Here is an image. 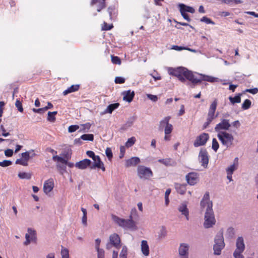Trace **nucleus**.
<instances>
[{"label": "nucleus", "mask_w": 258, "mask_h": 258, "mask_svg": "<svg viewBox=\"0 0 258 258\" xmlns=\"http://www.w3.org/2000/svg\"><path fill=\"white\" fill-rule=\"evenodd\" d=\"M178 210L186 217V219L188 220L189 212L186 205L185 204H182L178 208Z\"/></svg>", "instance_id": "31"}, {"label": "nucleus", "mask_w": 258, "mask_h": 258, "mask_svg": "<svg viewBox=\"0 0 258 258\" xmlns=\"http://www.w3.org/2000/svg\"><path fill=\"white\" fill-rule=\"evenodd\" d=\"M141 250L143 254L145 256L149 255V247L146 240H142L141 242Z\"/></svg>", "instance_id": "27"}, {"label": "nucleus", "mask_w": 258, "mask_h": 258, "mask_svg": "<svg viewBox=\"0 0 258 258\" xmlns=\"http://www.w3.org/2000/svg\"><path fill=\"white\" fill-rule=\"evenodd\" d=\"M134 215H137V210L135 208L132 209L129 218L133 219V216Z\"/></svg>", "instance_id": "63"}, {"label": "nucleus", "mask_w": 258, "mask_h": 258, "mask_svg": "<svg viewBox=\"0 0 258 258\" xmlns=\"http://www.w3.org/2000/svg\"><path fill=\"white\" fill-rule=\"evenodd\" d=\"M217 137L222 145L227 148L230 147L233 144L234 138L231 134L226 132H219Z\"/></svg>", "instance_id": "6"}, {"label": "nucleus", "mask_w": 258, "mask_h": 258, "mask_svg": "<svg viewBox=\"0 0 258 258\" xmlns=\"http://www.w3.org/2000/svg\"><path fill=\"white\" fill-rule=\"evenodd\" d=\"M80 139L85 141H93L94 136L93 134H84L81 136Z\"/></svg>", "instance_id": "37"}, {"label": "nucleus", "mask_w": 258, "mask_h": 258, "mask_svg": "<svg viewBox=\"0 0 258 258\" xmlns=\"http://www.w3.org/2000/svg\"><path fill=\"white\" fill-rule=\"evenodd\" d=\"M32 110L34 112L38 113H42L46 111L45 109H44V107L39 109L33 108Z\"/></svg>", "instance_id": "59"}, {"label": "nucleus", "mask_w": 258, "mask_h": 258, "mask_svg": "<svg viewBox=\"0 0 258 258\" xmlns=\"http://www.w3.org/2000/svg\"><path fill=\"white\" fill-rule=\"evenodd\" d=\"M54 187V182L52 178H50L44 182L43 191L46 194H49Z\"/></svg>", "instance_id": "19"}, {"label": "nucleus", "mask_w": 258, "mask_h": 258, "mask_svg": "<svg viewBox=\"0 0 258 258\" xmlns=\"http://www.w3.org/2000/svg\"><path fill=\"white\" fill-rule=\"evenodd\" d=\"M180 12L181 13V15L185 20H186L188 22H190L191 21V19L189 17L188 14L184 12V11H181V10H180Z\"/></svg>", "instance_id": "55"}, {"label": "nucleus", "mask_w": 258, "mask_h": 258, "mask_svg": "<svg viewBox=\"0 0 258 258\" xmlns=\"http://www.w3.org/2000/svg\"><path fill=\"white\" fill-rule=\"evenodd\" d=\"M209 139V135L207 133H203L198 136L194 141V146L198 147L205 145Z\"/></svg>", "instance_id": "10"}, {"label": "nucleus", "mask_w": 258, "mask_h": 258, "mask_svg": "<svg viewBox=\"0 0 258 258\" xmlns=\"http://www.w3.org/2000/svg\"><path fill=\"white\" fill-rule=\"evenodd\" d=\"M94 163L91 168H98L101 169L103 171L105 170V168L104 166L103 163L101 161L100 158L99 156L96 155L95 158H92Z\"/></svg>", "instance_id": "18"}, {"label": "nucleus", "mask_w": 258, "mask_h": 258, "mask_svg": "<svg viewBox=\"0 0 258 258\" xmlns=\"http://www.w3.org/2000/svg\"><path fill=\"white\" fill-rule=\"evenodd\" d=\"M33 150H29L21 154L22 158L16 160L15 163L16 164H20L23 166H28V162L30 159V154L31 152H33Z\"/></svg>", "instance_id": "11"}, {"label": "nucleus", "mask_w": 258, "mask_h": 258, "mask_svg": "<svg viewBox=\"0 0 258 258\" xmlns=\"http://www.w3.org/2000/svg\"><path fill=\"white\" fill-rule=\"evenodd\" d=\"M218 100L217 99H215L209 106L207 117V121L204 124L203 129L206 128L211 123L213 120L218 116V113H217V114L215 115Z\"/></svg>", "instance_id": "5"}, {"label": "nucleus", "mask_w": 258, "mask_h": 258, "mask_svg": "<svg viewBox=\"0 0 258 258\" xmlns=\"http://www.w3.org/2000/svg\"><path fill=\"white\" fill-rule=\"evenodd\" d=\"M113 28L112 24H108L106 22H104L101 26V30L103 31H108L112 29Z\"/></svg>", "instance_id": "36"}, {"label": "nucleus", "mask_w": 258, "mask_h": 258, "mask_svg": "<svg viewBox=\"0 0 258 258\" xmlns=\"http://www.w3.org/2000/svg\"><path fill=\"white\" fill-rule=\"evenodd\" d=\"M97 5V11L100 12L101 10L105 8V0H92L91 5Z\"/></svg>", "instance_id": "22"}, {"label": "nucleus", "mask_w": 258, "mask_h": 258, "mask_svg": "<svg viewBox=\"0 0 258 258\" xmlns=\"http://www.w3.org/2000/svg\"><path fill=\"white\" fill-rule=\"evenodd\" d=\"M215 242L213 247L214 254L219 255L221 253V250L225 246L222 232H220L217 234L215 238Z\"/></svg>", "instance_id": "7"}, {"label": "nucleus", "mask_w": 258, "mask_h": 258, "mask_svg": "<svg viewBox=\"0 0 258 258\" xmlns=\"http://www.w3.org/2000/svg\"><path fill=\"white\" fill-rule=\"evenodd\" d=\"M158 162L166 166H173L176 164V162L170 158L159 159Z\"/></svg>", "instance_id": "23"}, {"label": "nucleus", "mask_w": 258, "mask_h": 258, "mask_svg": "<svg viewBox=\"0 0 258 258\" xmlns=\"http://www.w3.org/2000/svg\"><path fill=\"white\" fill-rule=\"evenodd\" d=\"M171 119L170 116L165 117L163 119L161 120L159 122L158 125V130L162 132L164 128V140L165 141H170L171 136L170 134L173 131V125L169 123V120Z\"/></svg>", "instance_id": "3"}, {"label": "nucleus", "mask_w": 258, "mask_h": 258, "mask_svg": "<svg viewBox=\"0 0 258 258\" xmlns=\"http://www.w3.org/2000/svg\"><path fill=\"white\" fill-rule=\"evenodd\" d=\"M138 175L141 179H149L153 176L151 169L143 165H139L137 168Z\"/></svg>", "instance_id": "8"}, {"label": "nucleus", "mask_w": 258, "mask_h": 258, "mask_svg": "<svg viewBox=\"0 0 258 258\" xmlns=\"http://www.w3.org/2000/svg\"><path fill=\"white\" fill-rule=\"evenodd\" d=\"M188 250L189 245L187 244L181 243L178 249L180 258H188Z\"/></svg>", "instance_id": "16"}, {"label": "nucleus", "mask_w": 258, "mask_h": 258, "mask_svg": "<svg viewBox=\"0 0 258 258\" xmlns=\"http://www.w3.org/2000/svg\"><path fill=\"white\" fill-rule=\"evenodd\" d=\"M219 147V145L215 138L213 139L212 148L215 152H217Z\"/></svg>", "instance_id": "43"}, {"label": "nucleus", "mask_w": 258, "mask_h": 258, "mask_svg": "<svg viewBox=\"0 0 258 258\" xmlns=\"http://www.w3.org/2000/svg\"><path fill=\"white\" fill-rule=\"evenodd\" d=\"M201 206L202 209L206 207L205 215L204 227L206 228L212 227L216 223L214 212L212 209L213 203L210 200L209 192H206L201 202Z\"/></svg>", "instance_id": "1"}, {"label": "nucleus", "mask_w": 258, "mask_h": 258, "mask_svg": "<svg viewBox=\"0 0 258 258\" xmlns=\"http://www.w3.org/2000/svg\"><path fill=\"white\" fill-rule=\"evenodd\" d=\"M168 73L170 75L177 77L181 82H185V79L190 81L194 85L198 84L199 80L196 79V76L192 72L188 71L184 67L177 68H171L169 70Z\"/></svg>", "instance_id": "2"}, {"label": "nucleus", "mask_w": 258, "mask_h": 258, "mask_svg": "<svg viewBox=\"0 0 258 258\" xmlns=\"http://www.w3.org/2000/svg\"><path fill=\"white\" fill-rule=\"evenodd\" d=\"M79 128V126L78 125H70L68 128V131L70 133H73L76 131Z\"/></svg>", "instance_id": "51"}, {"label": "nucleus", "mask_w": 258, "mask_h": 258, "mask_svg": "<svg viewBox=\"0 0 258 258\" xmlns=\"http://www.w3.org/2000/svg\"><path fill=\"white\" fill-rule=\"evenodd\" d=\"M136 142V138L134 137L128 139L125 143L126 147L128 148L132 146Z\"/></svg>", "instance_id": "42"}, {"label": "nucleus", "mask_w": 258, "mask_h": 258, "mask_svg": "<svg viewBox=\"0 0 258 258\" xmlns=\"http://www.w3.org/2000/svg\"><path fill=\"white\" fill-rule=\"evenodd\" d=\"M140 159L139 158L137 157H134L126 161L125 166L127 167L132 166H136L137 164L140 163Z\"/></svg>", "instance_id": "24"}, {"label": "nucleus", "mask_w": 258, "mask_h": 258, "mask_svg": "<svg viewBox=\"0 0 258 258\" xmlns=\"http://www.w3.org/2000/svg\"><path fill=\"white\" fill-rule=\"evenodd\" d=\"M111 61L113 63L115 64H120L121 60L120 58L117 56L111 55Z\"/></svg>", "instance_id": "44"}, {"label": "nucleus", "mask_w": 258, "mask_h": 258, "mask_svg": "<svg viewBox=\"0 0 258 258\" xmlns=\"http://www.w3.org/2000/svg\"><path fill=\"white\" fill-rule=\"evenodd\" d=\"M199 158L201 160L202 165L204 167L207 166L209 163V156L208 152L206 149H201L199 153Z\"/></svg>", "instance_id": "15"}, {"label": "nucleus", "mask_w": 258, "mask_h": 258, "mask_svg": "<svg viewBox=\"0 0 258 258\" xmlns=\"http://www.w3.org/2000/svg\"><path fill=\"white\" fill-rule=\"evenodd\" d=\"M18 176L21 179H29L31 177V174L26 172H20L18 174Z\"/></svg>", "instance_id": "40"}, {"label": "nucleus", "mask_w": 258, "mask_h": 258, "mask_svg": "<svg viewBox=\"0 0 258 258\" xmlns=\"http://www.w3.org/2000/svg\"><path fill=\"white\" fill-rule=\"evenodd\" d=\"M180 10L181 11H184V12H189L190 13H195V9L189 6H186L184 4H180L179 5Z\"/></svg>", "instance_id": "34"}, {"label": "nucleus", "mask_w": 258, "mask_h": 258, "mask_svg": "<svg viewBox=\"0 0 258 258\" xmlns=\"http://www.w3.org/2000/svg\"><path fill=\"white\" fill-rule=\"evenodd\" d=\"M15 105L16 107L18 108L19 111L21 112H23V108L22 106V102L19 100L17 99L15 103Z\"/></svg>", "instance_id": "47"}, {"label": "nucleus", "mask_w": 258, "mask_h": 258, "mask_svg": "<svg viewBox=\"0 0 258 258\" xmlns=\"http://www.w3.org/2000/svg\"><path fill=\"white\" fill-rule=\"evenodd\" d=\"M80 85L79 84L73 85L71 87H69L67 89L63 91L62 94L63 95H67L68 94L76 92L80 89Z\"/></svg>", "instance_id": "26"}, {"label": "nucleus", "mask_w": 258, "mask_h": 258, "mask_svg": "<svg viewBox=\"0 0 258 258\" xmlns=\"http://www.w3.org/2000/svg\"><path fill=\"white\" fill-rule=\"evenodd\" d=\"M112 219L116 224L124 229L132 230H136L137 229L136 223L133 219L129 218L128 219H124L114 215H112Z\"/></svg>", "instance_id": "4"}, {"label": "nucleus", "mask_w": 258, "mask_h": 258, "mask_svg": "<svg viewBox=\"0 0 258 258\" xmlns=\"http://www.w3.org/2000/svg\"><path fill=\"white\" fill-rule=\"evenodd\" d=\"M196 79L200 80L199 82H198V84L201 83L203 81L213 83L216 81L217 80V78L205 75H201L199 78L196 76Z\"/></svg>", "instance_id": "25"}, {"label": "nucleus", "mask_w": 258, "mask_h": 258, "mask_svg": "<svg viewBox=\"0 0 258 258\" xmlns=\"http://www.w3.org/2000/svg\"><path fill=\"white\" fill-rule=\"evenodd\" d=\"M97 257L98 258H104V251L103 249H97Z\"/></svg>", "instance_id": "52"}, {"label": "nucleus", "mask_w": 258, "mask_h": 258, "mask_svg": "<svg viewBox=\"0 0 258 258\" xmlns=\"http://www.w3.org/2000/svg\"><path fill=\"white\" fill-rule=\"evenodd\" d=\"M245 92H248L252 94H256L258 92V88H254L252 89H247L245 90Z\"/></svg>", "instance_id": "54"}, {"label": "nucleus", "mask_w": 258, "mask_h": 258, "mask_svg": "<svg viewBox=\"0 0 258 258\" xmlns=\"http://www.w3.org/2000/svg\"><path fill=\"white\" fill-rule=\"evenodd\" d=\"M114 82L116 84H123L125 82V79L121 77H116Z\"/></svg>", "instance_id": "53"}, {"label": "nucleus", "mask_w": 258, "mask_h": 258, "mask_svg": "<svg viewBox=\"0 0 258 258\" xmlns=\"http://www.w3.org/2000/svg\"><path fill=\"white\" fill-rule=\"evenodd\" d=\"M198 179V174L195 172H190L186 175V180L190 185H194L196 184Z\"/></svg>", "instance_id": "17"}, {"label": "nucleus", "mask_w": 258, "mask_h": 258, "mask_svg": "<svg viewBox=\"0 0 258 258\" xmlns=\"http://www.w3.org/2000/svg\"><path fill=\"white\" fill-rule=\"evenodd\" d=\"M171 193V189L168 188L166 189L165 193V205L167 206L169 203V196Z\"/></svg>", "instance_id": "45"}, {"label": "nucleus", "mask_w": 258, "mask_h": 258, "mask_svg": "<svg viewBox=\"0 0 258 258\" xmlns=\"http://www.w3.org/2000/svg\"><path fill=\"white\" fill-rule=\"evenodd\" d=\"M0 128L2 131V135L4 137H7L10 135V133L9 132H6L5 128L4 127L3 125H1L0 126Z\"/></svg>", "instance_id": "56"}, {"label": "nucleus", "mask_w": 258, "mask_h": 258, "mask_svg": "<svg viewBox=\"0 0 258 258\" xmlns=\"http://www.w3.org/2000/svg\"><path fill=\"white\" fill-rule=\"evenodd\" d=\"M105 154H106V155L108 159L109 160H111V159L112 158L113 155H112V150L110 148H106V149L105 150Z\"/></svg>", "instance_id": "48"}, {"label": "nucleus", "mask_w": 258, "mask_h": 258, "mask_svg": "<svg viewBox=\"0 0 258 258\" xmlns=\"http://www.w3.org/2000/svg\"><path fill=\"white\" fill-rule=\"evenodd\" d=\"M172 49H174V50H177V51H180V50H188L189 51H194V50L191 49H189V48H186V47H182V46H177V45H173L172 47Z\"/></svg>", "instance_id": "46"}, {"label": "nucleus", "mask_w": 258, "mask_h": 258, "mask_svg": "<svg viewBox=\"0 0 258 258\" xmlns=\"http://www.w3.org/2000/svg\"><path fill=\"white\" fill-rule=\"evenodd\" d=\"M122 94L123 95V100L128 102H132L135 96L134 91H131V90L123 91Z\"/></svg>", "instance_id": "21"}, {"label": "nucleus", "mask_w": 258, "mask_h": 258, "mask_svg": "<svg viewBox=\"0 0 258 258\" xmlns=\"http://www.w3.org/2000/svg\"><path fill=\"white\" fill-rule=\"evenodd\" d=\"M238 166V158H235L234 161V163L232 165H230L226 169L227 172V178L229 179V181H231L232 180V175L233 173V171L237 169Z\"/></svg>", "instance_id": "14"}, {"label": "nucleus", "mask_w": 258, "mask_h": 258, "mask_svg": "<svg viewBox=\"0 0 258 258\" xmlns=\"http://www.w3.org/2000/svg\"><path fill=\"white\" fill-rule=\"evenodd\" d=\"M61 255L62 258H69V253L68 249L62 246L61 250Z\"/></svg>", "instance_id": "41"}, {"label": "nucleus", "mask_w": 258, "mask_h": 258, "mask_svg": "<svg viewBox=\"0 0 258 258\" xmlns=\"http://www.w3.org/2000/svg\"><path fill=\"white\" fill-rule=\"evenodd\" d=\"M231 125L229 120L227 119H222L220 122L218 123L215 127L216 132L219 133L221 130H228Z\"/></svg>", "instance_id": "12"}, {"label": "nucleus", "mask_w": 258, "mask_h": 258, "mask_svg": "<svg viewBox=\"0 0 258 258\" xmlns=\"http://www.w3.org/2000/svg\"><path fill=\"white\" fill-rule=\"evenodd\" d=\"M241 95H242V94L238 93L237 95H236L234 97L230 96L229 97V99L230 102L232 104H234L235 103H239L241 102Z\"/></svg>", "instance_id": "33"}, {"label": "nucleus", "mask_w": 258, "mask_h": 258, "mask_svg": "<svg viewBox=\"0 0 258 258\" xmlns=\"http://www.w3.org/2000/svg\"><path fill=\"white\" fill-rule=\"evenodd\" d=\"M119 106L118 103H115L109 105L105 110V113H111L113 110L116 109Z\"/></svg>", "instance_id": "32"}, {"label": "nucleus", "mask_w": 258, "mask_h": 258, "mask_svg": "<svg viewBox=\"0 0 258 258\" xmlns=\"http://www.w3.org/2000/svg\"><path fill=\"white\" fill-rule=\"evenodd\" d=\"M185 113V109H184V105L182 104L180 106V109L179 111V112L178 113V116H181Z\"/></svg>", "instance_id": "61"}, {"label": "nucleus", "mask_w": 258, "mask_h": 258, "mask_svg": "<svg viewBox=\"0 0 258 258\" xmlns=\"http://www.w3.org/2000/svg\"><path fill=\"white\" fill-rule=\"evenodd\" d=\"M166 235V231L165 228L162 227L161 229V233L159 234V236L160 238L164 237Z\"/></svg>", "instance_id": "60"}, {"label": "nucleus", "mask_w": 258, "mask_h": 258, "mask_svg": "<svg viewBox=\"0 0 258 258\" xmlns=\"http://www.w3.org/2000/svg\"><path fill=\"white\" fill-rule=\"evenodd\" d=\"M107 11L109 14L110 20H113L116 18L117 14V11L114 7L110 6L108 7Z\"/></svg>", "instance_id": "30"}, {"label": "nucleus", "mask_w": 258, "mask_h": 258, "mask_svg": "<svg viewBox=\"0 0 258 258\" xmlns=\"http://www.w3.org/2000/svg\"><path fill=\"white\" fill-rule=\"evenodd\" d=\"M91 164V161L90 160L85 159L78 162H77L75 164V166L78 169H85L88 166H90Z\"/></svg>", "instance_id": "20"}, {"label": "nucleus", "mask_w": 258, "mask_h": 258, "mask_svg": "<svg viewBox=\"0 0 258 258\" xmlns=\"http://www.w3.org/2000/svg\"><path fill=\"white\" fill-rule=\"evenodd\" d=\"M5 154L7 157H11L13 154V150L10 149H7L5 151Z\"/></svg>", "instance_id": "58"}, {"label": "nucleus", "mask_w": 258, "mask_h": 258, "mask_svg": "<svg viewBox=\"0 0 258 258\" xmlns=\"http://www.w3.org/2000/svg\"><path fill=\"white\" fill-rule=\"evenodd\" d=\"M121 240L119 236L116 233H113L109 236V242L106 244V248L110 249L112 246L119 248L121 247Z\"/></svg>", "instance_id": "9"}, {"label": "nucleus", "mask_w": 258, "mask_h": 258, "mask_svg": "<svg viewBox=\"0 0 258 258\" xmlns=\"http://www.w3.org/2000/svg\"><path fill=\"white\" fill-rule=\"evenodd\" d=\"M201 22H205L206 24H215V23L213 21H212L211 19L207 18L206 16H204V17H202L201 19Z\"/></svg>", "instance_id": "49"}, {"label": "nucleus", "mask_w": 258, "mask_h": 258, "mask_svg": "<svg viewBox=\"0 0 258 258\" xmlns=\"http://www.w3.org/2000/svg\"><path fill=\"white\" fill-rule=\"evenodd\" d=\"M148 98L154 102H156L158 100V97L156 95H154L152 94H147V95Z\"/></svg>", "instance_id": "57"}, {"label": "nucleus", "mask_w": 258, "mask_h": 258, "mask_svg": "<svg viewBox=\"0 0 258 258\" xmlns=\"http://www.w3.org/2000/svg\"><path fill=\"white\" fill-rule=\"evenodd\" d=\"M25 238L26 241L24 242V244L26 245H28L31 241H36V231L31 228H28V233L26 234Z\"/></svg>", "instance_id": "13"}, {"label": "nucleus", "mask_w": 258, "mask_h": 258, "mask_svg": "<svg viewBox=\"0 0 258 258\" xmlns=\"http://www.w3.org/2000/svg\"><path fill=\"white\" fill-rule=\"evenodd\" d=\"M230 13L228 12H220L219 15L221 17H227L230 15Z\"/></svg>", "instance_id": "64"}, {"label": "nucleus", "mask_w": 258, "mask_h": 258, "mask_svg": "<svg viewBox=\"0 0 258 258\" xmlns=\"http://www.w3.org/2000/svg\"><path fill=\"white\" fill-rule=\"evenodd\" d=\"M52 159L54 161H57L58 162H61V163L64 165H68L70 167H72L74 166V164L73 163H68V161L67 160L57 155H54L52 157Z\"/></svg>", "instance_id": "29"}, {"label": "nucleus", "mask_w": 258, "mask_h": 258, "mask_svg": "<svg viewBox=\"0 0 258 258\" xmlns=\"http://www.w3.org/2000/svg\"><path fill=\"white\" fill-rule=\"evenodd\" d=\"M12 162L10 160H4L3 161H0V166L2 167H7L12 164Z\"/></svg>", "instance_id": "50"}, {"label": "nucleus", "mask_w": 258, "mask_h": 258, "mask_svg": "<svg viewBox=\"0 0 258 258\" xmlns=\"http://www.w3.org/2000/svg\"><path fill=\"white\" fill-rule=\"evenodd\" d=\"M57 113V111L48 112L47 120L51 122H54L55 120V115Z\"/></svg>", "instance_id": "35"}, {"label": "nucleus", "mask_w": 258, "mask_h": 258, "mask_svg": "<svg viewBox=\"0 0 258 258\" xmlns=\"http://www.w3.org/2000/svg\"><path fill=\"white\" fill-rule=\"evenodd\" d=\"M251 104V102L249 99H245L242 104V108L244 110L248 109L250 108Z\"/></svg>", "instance_id": "38"}, {"label": "nucleus", "mask_w": 258, "mask_h": 258, "mask_svg": "<svg viewBox=\"0 0 258 258\" xmlns=\"http://www.w3.org/2000/svg\"><path fill=\"white\" fill-rule=\"evenodd\" d=\"M186 184L175 183V188L176 191L180 194L184 195L186 190Z\"/></svg>", "instance_id": "28"}, {"label": "nucleus", "mask_w": 258, "mask_h": 258, "mask_svg": "<svg viewBox=\"0 0 258 258\" xmlns=\"http://www.w3.org/2000/svg\"><path fill=\"white\" fill-rule=\"evenodd\" d=\"M86 154L88 157L91 158L92 159L95 158L96 155L94 152L92 151H87Z\"/></svg>", "instance_id": "62"}, {"label": "nucleus", "mask_w": 258, "mask_h": 258, "mask_svg": "<svg viewBox=\"0 0 258 258\" xmlns=\"http://www.w3.org/2000/svg\"><path fill=\"white\" fill-rule=\"evenodd\" d=\"M127 248L126 246H123L119 254V258H127Z\"/></svg>", "instance_id": "39"}]
</instances>
